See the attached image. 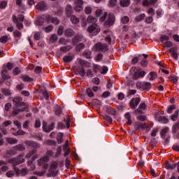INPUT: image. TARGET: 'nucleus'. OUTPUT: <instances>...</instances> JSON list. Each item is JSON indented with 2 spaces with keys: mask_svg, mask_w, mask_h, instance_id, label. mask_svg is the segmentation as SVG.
<instances>
[{
  "mask_svg": "<svg viewBox=\"0 0 179 179\" xmlns=\"http://www.w3.org/2000/svg\"><path fill=\"white\" fill-rule=\"evenodd\" d=\"M169 52L174 59H178V53L177 52V48L173 47L169 50Z\"/></svg>",
  "mask_w": 179,
  "mask_h": 179,
  "instance_id": "obj_9",
  "label": "nucleus"
},
{
  "mask_svg": "<svg viewBox=\"0 0 179 179\" xmlns=\"http://www.w3.org/2000/svg\"><path fill=\"white\" fill-rule=\"evenodd\" d=\"M87 23H89L90 24H97V18L92 16V15H89L87 19Z\"/></svg>",
  "mask_w": 179,
  "mask_h": 179,
  "instance_id": "obj_18",
  "label": "nucleus"
},
{
  "mask_svg": "<svg viewBox=\"0 0 179 179\" xmlns=\"http://www.w3.org/2000/svg\"><path fill=\"white\" fill-rule=\"evenodd\" d=\"M120 5L122 8H128L131 5V0H120Z\"/></svg>",
  "mask_w": 179,
  "mask_h": 179,
  "instance_id": "obj_19",
  "label": "nucleus"
},
{
  "mask_svg": "<svg viewBox=\"0 0 179 179\" xmlns=\"http://www.w3.org/2000/svg\"><path fill=\"white\" fill-rule=\"evenodd\" d=\"M70 50H72V46L71 45H66L60 48V51H62V52H68V51H70Z\"/></svg>",
  "mask_w": 179,
  "mask_h": 179,
  "instance_id": "obj_36",
  "label": "nucleus"
},
{
  "mask_svg": "<svg viewBox=\"0 0 179 179\" xmlns=\"http://www.w3.org/2000/svg\"><path fill=\"white\" fill-rule=\"evenodd\" d=\"M42 124L43 130L44 131V132H47L48 129V126H47V122L43 121Z\"/></svg>",
  "mask_w": 179,
  "mask_h": 179,
  "instance_id": "obj_58",
  "label": "nucleus"
},
{
  "mask_svg": "<svg viewBox=\"0 0 179 179\" xmlns=\"http://www.w3.org/2000/svg\"><path fill=\"white\" fill-rule=\"evenodd\" d=\"M66 12L67 16H71L73 12L72 6L68 5L66 8Z\"/></svg>",
  "mask_w": 179,
  "mask_h": 179,
  "instance_id": "obj_38",
  "label": "nucleus"
},
{
  "mask_svg": "<svg viewBox=\"0 0 179 179\" xmlns=\"http://www.w3.org/2000/svg\"><path fill=\"white\" fill-rule=\"evenodd\" d=\"M6 142H7V143H9V145H15L17 143L18 141L15 138L8 137L6 138Z\"/></svg>",
  "mask_w": 179,
  "mask_h": 179,
  "instance_id": "obj_21",
  "label": "nucleus"
},
{
  "mask_svg": "<svg viewBox=\"0 0 179 179\" xmlns=\"http://www.w3.org/2000/svg\"><path fill=\"white\" fill-rule=\"evenodd\" d=\"M117 115V113H110L109 115L105 114L103 116L104 120L108 121V122H113V117H115Z\"/></svg>",
  "mask_w": 179,
  "mask_h": 179,
  "instance_id": "obj_15",
  "label": "nucleus"
},
{
  "mask_svg": "<svg viewBox=\"0 0 179 179\" xmlns=\"http://www.w3.org/2000/svg\"><path fill=\"white\" fill-rule=\"evenodd\" d=\"M45 156H46V157H55L54 151H52V150H48Z\"/></svg>",
  "mask_w": 179,
  "mask_h": 179,
  "instance_id": "obj_39",
  "label": "nucleus"
},
{
  "mask_svg": "<svg viewBox=\"0 0 179 179\" xmlns=\"http://www.w3.org/2000/svg\"><path fill=\"white\" fill-rule=\"evenodd\" d=\"M6 73H8V69L6 67H3L1 71V78L2 79L8 80V79H10V76Z\"/></svg>",
  "mask_w": 179,
  "mask_h": 179,
  "instance_id": "obj_13",
  "label": "nucleus"
},
{
  "mask_svg": "<svg viewBox=\"0 0 179 179\" xmlns=\"http://www.w3.org/2000/svg\"><path fill=\"white\" fill-rule=\"evenodd\" d=\"M85 48V45L83 43H79L78 45H76V51H80L81 50H83Z\"/></svg>",
  "mask_w": 179,
  "mask_h": 179,
  "instance_id": "obj_48",
  "label": "nucleus"
},
{
  "mask_svg": "<svg viewBox=\"0 0 179 179\" xmlns=\"http://www.w3.org/2000/svg\"><path fill=\"white\" fill-rule=\"evenodd\" d=\"M58 40V36L55 34H52L51 37L50 38V43H56V41Z\"/></svg>",
  "mask_w": 179,
  "mask_h": 179,
  "instance_id": "obj_46",
  "label": "nucleus"
},
{
  "mask_svg": "<svg viewBox=\"0 0 179 179\" xmlns=\"http://www.w3.org/2000/svg\"><path fill=\"white\" fill-rule=\"evenodd\" d=\"M150 87H152V84L150 83H143L142 85V88L143 90H150Z\"/></svg>",
  "mask_w": 179,
  "mask_h": 179,
  "instance_id": "obj_32",
  "label": "nucleus"
},
{
  "mask_svg": "<svg viewBox=\"0 0 179 179\" xmlns=\"http://www.w3.org/2000/svg\"><path fill=\"white\" fill-rule=\"evenodd\" d=\"M150 80H155V79H156V78H157V73H156V72L152 71L150 73Z\"/></svg>",
  "mask_w": 179,
  "mask_h": 179,
  "instance_id": "obj_51",
  "label": "nucleus"
},
{
  "mask_svg": "<svg viewBox=\"0 0 179 179\" xmlns=\"http://www.w3.org/2000/svg\"><path fill=\"white\" fill-rule=\"evenodd\" d=\"M58 167V163L56 162H54L52 163V164L50 166L49 169V174L48 177H54L55 176V170H57V168Z\"/></svg>",
  "mask_w": 179,
  "mask_h": 179,
  "instance_id": "obj_5",
  "label": "nucleus"
},
{
  "mask_svg": "<svg viewBox=\"0 0 179 179\" xmlns=\"http://www.w3.org/2000/svg\"><path fill=\"white\" fill-rule=\"evenodd\" d=\"M158 121L162 122V124H167L169 122V119L164 116H160L158 117Z\"/></svg>",
  "mask_w": 179,
  "mask_h": 179,
  "instance_id": "obj_33",
  "label": "nucleus"
},
{
  "mask_svg": "<svg viewBox=\"0 0 179 179\" xmlns=\"http://www.w3.org/2000/svg\"><path fill=\"white\" fill-rule=\"evenodd\" d=\"M146 108H148L146 103H141L137 108V113H143V111H146Z\"/></svg>",
  "mask_w": 179,
  "mask_h": 179,
  "instance_id": "obj_17",
  "label": "nucleus"
},
{
  "mask_svg": "<svg viewBox=\"0 0 179 179\" xmlns=\"http://www.w3.org/2000/svg\"><path fill=\"white\" fill-rule=\"evenodd\" d=\"M36 152H37L36 150H32L29 151L26 155V159H30V157H31V156H33V155H34V153H36Z\"/></svg>",
  "mask_w": 179,
  "mask_h": 179,
  "instance_id": "obj_43",
  "label": "nucleus"
},
{
  "mask_svg": "<svg viewBox=\"0 0 179 179\" xmlns=\"http://www.w3.org/2000/svg\"><path fill=\"white\" fill-rule=\"evenodd\" d=\"M11 108H12V103H7L5 104V106H4L5 111H9V110H10Z\"/></svg>",
  "mask_w": 179,
  "mask_h": 179,
  "instance_id": "obj_56",
  "label": "nucleus"
},
{
  "mask_svg": "<svg viewBox=\"0 0 179 179\" xmlns=\"http://www.w3.org/2000/svg\"><path fill=\"white\" fill-rule=\"evenodd\" d=\"M114 22H115V17L113 14L110 13L107 21L105 22L106 26H113V24H114Z\"/></svg>",
  "mask_w": 179,
  "mask_h": 179,
  "instance_id": "obj_7",
  "label": "nucleus"
},
{
  "mask_svg": "<svg viewBox=\"0 0 179 179\" xmlns=\"http://www.w3.org/2000/svg\"><path fill=\"white\" fill-rule=\"evenodd\" d=\"M137 120H138V121H146V120H148V117L145 115L140 114L137 115Z\"/></svg>",
  "mask_w": 179,
  "mask_h": 179,
  "instance_id": "obj_40",
  "label": "nucleus"
},
{
  "mask_svg": "<svg viewBox=\"0 0 179 179\" xmlns=\"http://www.w3.org/2000/svg\"><path fill=\"white\" fill-rule=\"evenodd\" d=\"M23 157V154H20L17 157L10 159L8 163H10L13 166H19V164H22L26 162V159Z\"/></svg>",
  "mask_w": 179,
  "mask_h": 179,
  "instance_id": "obj_1",
  "label": "nucleus"
},
{
  "mask_svg": "<svg viewBox=\"0 0 179 179\" xmlns=\"http://www.w3.org/2000/svg\"><path fill=\"white\" fill-rule=\"evenodd\" d=\"M145 75H146V72L145 71H140L139 73L134 72V73H133L132 77L133 79H134V80H136V79H139V78H143Z\"/></svg>",
  "mask_w": 179,
  "mask_h": 179,
  "instance_id": "obj_14",
  "label": "nucleus"
},
{
  "mask_svg": "<svg viewBox=\"0 0 179 179\" xmlns=\"http://www.w3.org/2000/svg\"><path fill=\"white\" fill-rule=\"evenodd\" d=\"M101 29L97 24H92L87 28V31L92 36H97L100 33Z\"/></svg>",
  "mask_w": 179,
  "mask_h": 179,
  "instance_id": "obj_2",
  "label": "nucleus"
},
{
  "mask_svg": "<svg viewBox=\"0 0 179 179\" xmlns=\"http://www.w3.org/2000/svg\"><path fill=\"white\" fill-rule=\"evenodd\" d=\"M14 150H18L20 152H23L26 150V147L23 144H18L13 147Z\"/></svg>",
  "mask_w": 179,
  "mask_h": 179,
  "instance_id": "obj_23",
  "label": "nucleus"
},
{
  "mask_svg": "<svg viewBox=\"0 0 179 179\" xmlns=\"http://www.w3.org/2000/svg\"><path fill=\"white\" fill-rule=\"evenodd\" d=\"M44 145L47 146H55L57 145V141L55 140H47L44 142Z\"/></svg>",
  "mask_w": 179,
  "mask_h": 179,
  "instance_id": "obj_29",
  "label": "nucleus"
},
{
  "mask_svg": "<svg viewBox=\"0 0 179 179\" xmlns=\"http://www.w3.org/2000/svg\"><path fill=\"white\" fill-rule=\"evenodd\" d=\"M83 57H85V58L90 59L92 58V52L90 51H85L83 52Z\"/></svg>",
  "mask_w": 179,
  "mask_h": 179,
  "instance_id": "obj_44",
  "label": "nucleus"
},
{
  "mask_svg": "<svg viewBox=\"0 0 179 179\" xmlns=\"http://www.w3.org/2000/svg\"><path fill=\"white\" fill-rule=\"evenodd\" d=\"M62 152V148H61V146H59L56 150L55 157H58L59 156H61Z\"/></svg>",
  "mask_w": 179,
  "mask_h": 179,
  "instance_id": "obj_41",
  "label": "nucleus"
},
{
  "mask_svg": "<svg viewBox=\"0 0 179 179\" xmlns=\"http://www.w3.org/2000/svg\"><path fill=\"white\" fill-rule=\"evenodd\" d=\"M75 10L76 12H81L83 10V6H76Z\"/></svg>",
  "mask_w": 179,
  "mask_h": 179,
  "instance_id": "obj_63",
  "label": "nucleus"
},
{
  "mask_svg": "<svg viewBox=\"0 0 179 179\" xmlns=\"http://www.w3.org/2000/svg\"><path fill=\"white\" fill-rule=\"evenodd\" d=\"M6 177H8V178H12V177H13L15 176V171H8L6 173Z\"/></svg>",
  "mask_w": 179,
  "mask_h": 179,
  "instance_id": "obj_50",
  "label": "nucleus"
},
{
  "mask_svg": "<svg viewBox=\"0 0 179 179\" xmlns=\"http://www.w3.org/2000/svg\"><path fill=\"white\" fill-rule=\"evenodd\" d=\"M86 75L87 78H93V72L90 69L87 70Z\"/></svg>",
  "mask_w": 179,
  "mask_h": 179,
  "instance_id": "obj_62",
  "label": "nucleus"
},
{
  "mask_svg": "<svg viewBox=\"0 0 179 179\" xmlns=\"http://www.w3.org/2000/svg\"><path fill=\"white\" fill-rule=\"evenodd\" d=\"M77 72L80 76H85V75H86V71H85V69L83 67H78L77 69Z\"/></svg>",
  "mask_w": 179,
  "mask_h": 179,
  "instance_id": "obj_34",
  "label": "nucleus"
},
{
  "mask_svg": "<svg viewBox=\"0 0 179 179\" xmlns=\"http://www.w3.org/2000/svg\"><path fill=\"white\" fill-rule=\"evenodd\" d=\"M160 39L162 43H164L165 41H169V40H170V37L166 35H162L161 36Z\"/></svg>",
  "mask_w": 179,
  "mask_h": 179,
  "instance_id": "obj_47",
  "label": "nucleus"
},
{
  "mask_svg": "<svg viewBox=\"0 0 179 179\" xmlns=\"http://www.w3.org/2000/svg\"><path fill=\"white\" fill-rule=\"evenodd\" d=\"M124 118L127 120V125H132V115H131V113H126L124 115Z\"/></svg>",
  "mask_w": 179,
  "mask_h": 179,
  "instance_id": "obj_25",
  "label": "nucleus"
},
{
  "mask_svg": "<svg viewBox=\"0 0 179 179\" xmlns=\"http://www.w3.org/2000/svg\"><path fill=\"white\" fill-rule=\"evenodd\" d=\"M87 94H88L89 97H93L94 96V93H93V91L90 88L87 89Z\"/></svg>",
  "mask_w": 179,
  "mask_h": 179,
  "instance_id": "obj_60",
  "label": "nucleus"
},
{
  "mask_svg": "<svg viewBox=\"0 0 179 179\" xmlns=\"http://www.w3.org/2000/svg\"><path fill=\"white\" fill-rule=\"evenodd\" d=\"M141 103V98L136 97L133 98L129 103L130 108H132L133 110H135L136 107L138 106V104Z\"/></svg>",
  "mask_w": 179,
  "mask_h": 179,
  "instance_id": "obj_6",
  "label": "nucleus"
},
{
  "mask_svg": "<svg viewBox=\"0 0 179 179\" xmlns=\"http://www.w3.org/2000/svg\"><path fill=\"white\" fill-rule=\"evenodd\" d=\"M75 6H83V0H74Z\"/></svg>",
  "mask_w": 179,
  "mask_h": 179,
  "instance_id": "obj_57",
  "label": "nucleus"
},
{
  "mask_svg": "<svg viewBox=\"0 0 179 179\" xmlns=\"http://www.w3.org/2000/svg\"><path fill=\"white\" fill-rule=\"evenodd\" d=\"M57 141L59 145H61V143H64V134L63 133H58L57 134Z\"/></svg>",
  "mask_w": 179,
  "mask_h": 179,
  "instance_id": "obj_26",
  "label": "nucleus"
},
{
  "mask_svg": "<svg viewBox=\"0 0 179 179\" xmlns=\"http://www.w3.org/2000/svg\"><path fill=\"white\" fill-rule=\"evenodd\" d=\"M0 43H8V36H3L0 38Z\"/></svg>",
  "mask_w": 179,
  "mask_h": 179,
  "instance_id": "obj_55",
  "label": "nucleus"
},
{
  "mask_svg": "<svg viewBox=\"0 0 179 179\" xmlns=\"http://www.w3.org/2000/svg\"><path fill=\"white\" fill-rule=\"evenodd\" d=\"M179 130V122H176L174 124H173L171 128V132L172 134H177V131Z\"/></svg>",
  "mask_w": 179,
  "mask_h": 179,
  "instance_id": "obj_30",
  "label": "nucleus"
},
{
  "mask_svg": "<svg viewBox=\"0 0 179 179\" xmlns=\"http://www.w3.org/2000/svg\"><path fill=\"white\" fill-rule=\"evenodd\" d=\"M1 92L3 96H10L12 94L10 90L8 88H1Z\"/></svg>",
  "mask_w": 179,
  "mask_h": 179,
  "instance_id": "obj_28",
  "label": "nucleus"
},
{
  "mask_svg": "<svg viewBox=\"0 0 179 179\" xmlns=\"http://www.w3.org/2000/svg\"><path fill=\"white\" fill-rule=\"evenodd\" d=\"M25 145L27 146H30L31 148H34V149H38L40 148V144L34 141H27Z\"/></svg>",
  "mask_w": 179,
  "mask_h": 179,
  "instance_id": "obj_8",
  "label": "nucleus"
},
{
  "mask_svg": "<svg viewBox=\"0 0 179 179\" xmlns=\"http://www.w3.org/2000/svg\"><path fill=\"white\" fill-rule=\"evenodd\" d=\"M121 22L123 23V24H126V23H128L129 22V17L128 16H124L121 18Z\"/></svg>",
  "mask_w": 179,
  "mask_h": 179,
  "instance_id": "obj_53",
  "label": "nucleus"
},
{
  "mask_svg": "<svg viewBox=\"0 0 179 179\" xmlns=\"http://www.w3.org/2000/svg\"><path fill=\"white\" fill-rule=\"evenodd\" d=\"M22 79L24 82H33V78H30L29 76H23Z\"/></svg>",
  "mask_w": 179,
  "mask_h": 179,
  "instance_id": "obj_45",
  "label": "nucleus"
},
{
  "mask_svg": "<svg viewBox=\"0 0 179 179\" xmlns=\"http://www.w3.org/2000/svg\"><path fill=\"white\" fill-rule=\"evenodd\" d=\"M82 38H83V36L82 34H77L72 39V42L73 43V44H76L78 41H82Z\"/></svg>",
  "mask_w": 179,
  "mask_h": 179,
  "instance_id": "obj_24",
  "label": "nucleus"
},
{
  "mask_svg": "<svg viewBox=\"0 0 179 179\" xmlns=\"http://www.w3.org/2000/svg\"><path fill=\"white\" fill-rule=\"evenodd\" d=\"M22 98L17 96L13 99V102L15 103L16 106H24V103L22 102Z\"/></svg>",
  "mask_w": 179,
  "mask_h": 179,
  "instance_id": "obj_20",
  "label": "nucleus"
},
{
  "mask_svg": "<svg viewBox=\"0 0 179 179\" xmlns=\"http://www.w3.org/2000/svg\"><path fill=\"white\" fill-rule=\"evenodd\" d=\"M38 10H47V3L44 1H41L36 6Z\"/></svg>",
  "mask_w": 179,
  "mask_h": 179,
  "instance_id": "obj_11",
  "label": "nucleus"
},
{
  "mask_svg": "<svg viewBox=\"0 0 179 179\" xmlns=\"http://www.w3.org/2000/svg\"><path fill=\"white\" fill-rule=\"evenodd\" d=\"M71 22L73 24H78L79 23V18L75 15H71Z\"/></svg>",
  "mask_w": 179,
  "mask_h": 179,
  "instance_id": "obj_35",
  "label": "nucleus"
},
{
  "mask_svg": "<svg viewBox=\"0 0 179 179\" xmlns=\"http://www.w3.org/2000/svg\"><path fill=\"white\" fill-rule=\"evenodd\" d=\"M12 20L13 23H16V27H17V29H18V30H20V29H23V23L17 21V17H16V15H13Z\"/></svg>",
  "mask_w": 179,
  "mask_h": 179,
  "instance_id": "obj_12",
  "label": "nucleus"
},
{
  "mask_svg": "<svg viewBox=\"0 0 179 179\" xmlns=\"http://www.w3.org/2000/svg\"><path fill=\"white\" fill-rule=\"evenodd\" d=\"M172 149L175 150L176 152H179V144H174L172 146Z\"/></svg>",
  "mask_w": 179,
  "mask_h": 179,
  "instance_id": "obj_64",
  "label": "nucleus"
},
{
  "mask_svg": "<svg viewBox=\"0 0 179 179\" xmlns=\"http://www.w3.org/2000/svg\"><path fill=\"white\" fill-rule=\"evenodd\" d=\"M43 70V67L41 66H36L34 69L35 73H41Z\"/></svg>",
  "mask_w": 179,
  "mask_h": 179,
  "instance_id": "obj_59",
  "label": "nucleus"
},
{
  "mask_svg": "<svg viewBox=\"0 0 179 179\" xmlns=\"http://www.w3.org/2000/svg\"><path fill=\"white\" fill-rule=\"evenodd\" d=\"M169 129H170L168 127H166L164 129H162L160 132L161 137L164 138L166 136V134H167V132H169Z\"/></svg>",
  "mask_w": 179,
  "mask_h": 179,
  "instance_id": "obj_31",
  "label": "nucleus"
},
{
  "mask_svg": "<svg viewBox=\"0 0 179 179\" xmlns=\"http://www.w3.org/2000/svg\"><path fill=\"white\" fill-rule=\"evenodd\" d=\"M72 59H73V57L72 56H65L63 58L64 62H71V61H72Z\"/></svg>",
  "mask_w": 179,
  "mask_h": 179,
  "instance_id": "obj_52",
  "label": "nucleus"
},
{
  "mask_svg": "<svg viewBox=\"0 0 179 179\" xmlns=\"http://www.w3.org/2000/svg\"><path fill=\"white\" fill-rule=\"evenodd\" d=\"M47 173V170H43L42 171H36L34 172L35 176H38V177H41L44 176Z\"/></svg>",
  "mask_w": 179,
  "mask_h": 179,
  "instance_id": "obj_37",
  "label": "nucleus"
},
{
  "mask_svg": "<svg viewBox=\"0 0 179 179\" xmlns=\"http://www.w3.org/2000/svg\"><path fill=\"white\" fill-rule=\"evenodd\" d=\"M58 36H62L64 34V26H59L57 30Z\"/></svg>",
  "mask_w": 179,
  "mask_h": 179,
  "instance_id": "obj_54",
  "label": "nucleus"
},
{
  "mask_svg": "<svg viewBox=\"0 0 179 179\" xmlns=\"http://www.w3.org/2000/svg\"><path fill=\"white\" fill-rule=\"evenodd\" d=\"M106 113H115V109L111 108V106H106Z\"/></svg>",
  "mask_w": 179,
  "mask_h": 179,
  "instance_id": "obj_61",
  "label": "nucleus"
},
{
  "mask_svg": "<svg viewBox=\"0 0 179 179\" xmlns=\"http://www.w3.org/2000/svg\"><path fill=\"white\" fill-rule=\"evenodd\" d=\"M65 37H73L75 36V31L71 28H67L64 31Z\"/></svg>",
  "mask_w": 179,
  "mask_h": 179,
  "instance_id": "obj_10",
  "label": "nucleus"
},
{
  "mask_svg": "<svg viewBox=\"0 0 179 179\" xmlns=\"http://www.w3.org/2000/svg\"><path fill=\"white\" fill-rule=\"evenodd\" d=\"M145 13L140 14L135 18V20L136 22H141V20H143V19H145Z\"/></svg>",
  "mask_w": 179,
  "mask_h": 179,
  "instance_id": "obj_42",
  "label": "nucleus"
},
{
  "mask_svg": "<svg viewBox=\"0 0 179 179\" xmlns=\"http://www.w3.org/2000/svg\"><path fill=\"white\" fill-rule=\"evenodd\" d=\"M79 64L81 65V66H85V68H91L92 67V63L83 60L82 59H79Z\"/></svg>",
  "mask_w": 179,
  "mask_h": 179,
  "instance_id": "obj_16",
  "label": "nucleus"
},
{
  "mask_svg": "<svg viewBox=\"0 0 179 179\" xmlns=\"http://www.w3.org/2000/svg\"><path fill=\"white\" fill-rule=\"evenodd\" d=\"M54 27L52 25H48V27L44 28V31L45 33H50V31H52Z\"/></svg>",
  "mask_w": 179,
  "mask_h": 179,
  "instance_id": "obj_49",
  "label": "nucleus"
},
{
  "mask_svg": "<svg viewBox=\"0 0 179 179\" xmlns=\"http://www.w3.org/2000/svg\"><path fill=\"white\" fill-rule=\"evenodd\" d=\"M47 20H51L52 23H53L54 24H58V23H59V21L58 20L57 17H52L48 15L46 17Z\"/></svg>",
  "mask_w": 179,
  "mask_h": 179,
  "instance_id": "obj_27",
  "label": "nucleus"
},
{
  "mask_svg": "<svg viewBox=\"0 0 179 179\" xmlns=\"http://www.w3.org/2000/svg\"><path fill=\"white\" fill-rule=\"evenodd\" d=\"M48 162H50V158L47 156L44 155L43 157H41L38 160V165L42 166V170H48Z\"/></svg>",
  "mask_w": 179,
  "mask_h": 179,
  "instance_id": "obj_3",
  "label": "nucleus"
},
{
  "mask_svg": "<svg viewBox=\"0 0 179 179\" xmlns=\"http://www.w3.org/2000/svg\"><path fill=\"white\" fill-rule=\"evenodd\" d=\"M93 49L94 51H101V52H106L108 51V45L106 43H98L95 44Z\"/></svg>",
  "mask_w": 179,
  "mask_h": 179,
  "instance_id": "obj_4",
  "label": "nucleus"
},
{
  "mask_svg": "<svg viewBox=\"0 0 179 179\" xmlns=\"http://www.w3.org/2000/svg\"><path fill=\"white\" fill-rule=\"evenodd\" d=\"M176 167H177V164H170L169 162L165 164V169L166 170H174Z\"/></svg>",
  "mask_w": 179,
  "mask_h": 179,
  "instance_id": "obj_22",
  "label": "nucleus"
}]
</instances>
